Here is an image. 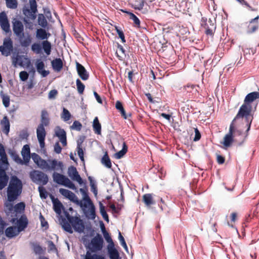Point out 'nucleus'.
Here are the masks:
<instances>
[{
	"label": "nucleus",
	"mask_w": 259,
	"mask_h": 259,
	"mask_svg": "<svg viewBox=\"0 0 259 259\" xmlns=\"http://www.w3.org/2000/svg\"><path fill=\"white\" fill-rule=\"evenodd\" d=\"M80 192L83 195V202H91V199L90 198L87 192L83 189L80 188Z\"/></svg>",
	"instance_id": "6e6d98bb"
},
{
	"label": "nucleus",
	"mask_w": 259,
	"mask_h": 259,
	"mask_svg": "<svg viewBox=\"0 0 259 259\" xmlns=\"http://www.w3.org/2000/svg\"><path fill=\"white\" fill-rule=\"evenodd\" d=\"M61 151H62V148L61 147L60 145H59V142L56 143L54 145V151L56 153L59 154L61 152Z\"/></svg>",
	"instance_id": "774afa93"
},
{
	"label": "nucleus",
	"mask_w": 259,
	"mask_h": 259,
	"mask_svg": "<svg viewBox=\"0 0 259 259\" xmlns=\"http://www.w3.org/2000/svg\"><path fill=\"white\" fill-rule=\"evenodd\" d=\"M38 24L42 27L45 28L47 26V21L43 14H41L38 15Z\"/></svg>",
	"instance_id": "37998d69"
},
{
	"label": "nucleus",
	"mask_w": 259,
	"mask_h": 259,
	"mask_svg": "<svg viewBox=\"0 0 259 259\" xmlns=\"http://www.w3.org/2000/svg\"><path fill=\"white\" fill-rule=\"evenodd\" d=\"M29 176L34 183L42 186L46 185L49 181L48 176L44 172L39 170L31 171L29 174Z\"/></svg>",
	"instance_id": "6e6552de"
},
{
	"label": "nucleus",
	"mask_w": 259,
	"mask_h": 259,
	"mask_svg": "<svg viewBox=\"0 0 259 259\" xmlns=\"http://www.w3.org/2000/svg\"><path fill=\"white\" fill-rule=\"evenodd\" d=\"M7 207H8V209L10 211H12L13 209H14L15 212L17 213H21L23 212L25 209V205L24 202H20L18 204H16L14 207L13 204L11 203L7 204Z\"/></svg>",
	"instance_id": "bb28decb"
},
{
	"label": "nucleus",
	"mask_w": 259,
	"mask_h": 259,
	"mask_svg": "<svg viewBox=\"0 0 259 259\" xmlns=\"http://www.w3.org/2000/svg\"><path fill=\"white\" fill-rule=\"evenodd\" d=\"M145 1L140 0L139 1H136L135 4L133 5V8L136 10H142L144 6Z\"/></svg>",
	"instance_id": "603ef678"
},
{
	"label": "nucleus",
	"mask_w": 259,
	"mask_h": 259,
	"mask_svg": "<svg viewBox=\"0 0 259 259\" xmlns=\"http://www.w3.org/2000/svg\"><path fill=\"white\" fill-rule=\"evenodd\" d=\"M53 208L54 211L56 213L60 214L61 213V209L62 204L58 199H54L53 200Z\"/></svg>",
	"instance_id": "4c0bfd02"
},
{
	"label": "nucleus",
	"mask_w": 259,
	"mask_h": 259,
	"mask_svg": "<svg viewBox=\"0 0 259 259\" xmlns=\"http://www.w3.org/2000/svg\"><path fill=\"white\" fill-rule=\"evenodd\" d=\"M58 94V92L56 90H52L50 91L49 95H48V98L49 99H55L56 95Z\"/></svg>",
	"instance_id": "338daca9"
},
{
	"label": "nucleus",
	"mask_w": 259,
	"mask_h": 259,
	"mask_svg": "<svg viewBox=\"0 0 259 259\" xmlns=\"http://www.w3.org/2000/svg\"><path fill=\"white\" fill-rule=\"evenodd\" d=\"M59 192L63 196L68 198L69 200L73 202L74 203H76L77 205H78V204H81V200H78L77 197L75 195V194L72 192L71 191L65 189L60 188L59 189Z\"/></svg>",
	"instance_id": "4468645a"
},
{
	"label": "nucleus",
	"mask_w": 259,
	"mask_h": 259,
	"mask_svg": "<svg viewBox=\"0 0 259 259\" xmlns=\"http://www.w3.org/2000/svg\"><path fill=\"white\" fill-rule=\"evenodd\" d=\"M0 25L1 28L6 33H9L11 31L8 16L4 11L0 13Z\"/></svg>",
	"instance_id": "2eb2a0df"
},
{
	"label": "nucleus",
	"mask_w": 259,
	"mask_h": 259,
	"mask_svg": "<svg viewBox=\"0 0 259 259\" xmlns=\"http://www.w3.org/2000/svg\"><path fill=\"white\" fill-rule=\"evenodd\" d=\"M101 163L104 166L108 168H110L112 166L111 160L106 152L101 159Z\"/></svg>",
	"instance_id": "e433bc0d"
},
{
	"label": "nucleus",
	"mask_w": 259,
	"mask_h": 259,
	"mask_svg": "<svg viewBox=\"0 0 259 259\" xmlns=\"http://www.w3.org/2000/svg\"><path fill=\"white\" fill-rule=\"evenodd\" d=\"M93 127L95 133L98 135L101 133V125L100 123L98 118L96 117L93 121Z\"/></svg>",
	"instance_id": "c9c22d12"
},
{
	"label": "nucleus",
	"mask_w": 259,
	"mask_h": 259,
	"mask_svg": "<svg viewBox=\"0 0 259 259\" xmlns=\"http://www.w3.org/2000/svg\"><path fill=\"white\" fill-rule=\"evenodd\" d=\"M76 83L78 93L79 94H82L85 89L84 85L81 82V81L79 79H76Z\"/></svg>",
	"instance_id": "de8ad7c7"
},
{
	"label": "nucleus",
	"mask_w": 259,
	"mask_h": 259,
	"mask_svg": "<svg viewBox=\"0 0 259 259\" xmlns=\"http://www.w3.org/2000/svg\"><path fill=\"white\" fill-rule=\"evenodd\" d=\"M51 34L47 32L46 30L42 28L37 29L36 32V37L38 39L44 40L48 39Z\"/></svg>",
	"instance_id": "cd10ccee"
},
{
	"label": "nucleus",
	"mask_w": 259,
	"mask_h": 259,
	"mask_svg": "<svg viewBox=\"0 0 259 259\" xmlns=\"http://www.w3.org/2000/svg\"><path fill=\"white\" fill-rule=\"evenodd\" d=\"M66 217L68 221L67 222L65 220H62V226L63 229L70 233H73V230L71 226L73 228L75 231L81 233H82L84 230V225L83 221L80 219L79 215L76 212V215L72 216L67 213L66 214Z\"/></svg>",
	"instance_id": "f257e3e1"
},
{
	"label": "nucleus",
	"mask_w": 259,
	"mask_h": 259,
	"mask_svg": "<svg viewBox=\"0 0 259 259\" xmlns=\"http://www.w3.org/2000/svg\"><path fill=\"white\" fill-rule=\"evenodd\" d=\"M22 190V183L16 176H12L7 188L8 201L10 202L16 200Z\"/></svg>",
	"instance_id": "f03ea898"
},
{
	"label": "nucleus",
	"mask_w": 259,
	"mask_h": 259,
	"mask_svg": "<svg viewBox=\"0 0 259 259\" xmlns=\"http://www.w3.org/2000/svg\"><path fill=\"white\" fill-rule=\"evenodd\" d=\"M45 165L42 167V170L46 171H59L62 172L63 170L64 165L62 161H58L55 159H48L46 160Z\"/></svg>",
	"instance_id": "1a4fd4ad"
},
{
	"label": "nucleus",
	"mask_w": 259,
	"mask_h": 259,
	"mask_svg": "<svg viewBox=\"0 0 259 259\" xmlns=\"http://www.w3.org/2000/svg\"><path fill=\"white\" fill-rule=\"evenodd\" d=\"M36 135L39 145L41 148L45 147V139L46 136V133L45 129V126L39 125L36 130Z\"/></svg>",
	"instance_id": "dca6fc26"
},
{
	"label": "nucleus",
	"mask_w": 259,
	"mask_h": 259,
	"mask_svg": "<svg viewBox=\"0 0 259 259\" xmlns=\"http://www.w3.org/2000/svg\"><path fill=\"white\" fill-rule=\"evenodd\" d=\"M1 96L2 99L3 105L5 107H8L10 106V97L8 95L4 94L2 92L1 93Z\"/></svg>",
	"instance_id": "a18cd8bd"
},
{
	"label": "nucleus",
	"mask_w": 259,
	"mask_h": 259,
	"mask_svg": "<svg viewBox=\"0 0 259 259\" xmlns=\"http://www.w3.org/2000/svg\"><path fill=\"white\" fill-rule=\"evenodd\" d=\"M0 156L1 158L0 159V172H1V171H5V169L8 165V162L4 146L1 143Z\"/></svg>",
	"instance_id": "f3484780"
},
{
	"label": "nucleus",
	"mask_w": 259,
	"mask_h": 259,
	"mask_svg": "<svg viewBox=\"0 0 259 259\" xmlns=\"http://www.w3.org/2000/svg\"><path fill=\"white\" fill-rule=\"evenodd\" d=\"M130 18L134 21L135 26L139 28L140 27L139 19L133 13H130Z\"/></svg>",
	"instance_id": "3c124183"
},
{
	"label": "nucleus",
	"mask_w": 259,
	"mask_h": 259,
	"mask_svg": "<svg viewBox=\"0 0 259 259\" xmlns=\"http://www.w3.org/2000/svg\"><path fill=\"white\" fill-rule=\"evenodd\" d=\"M252 121V120H251L249 122L246 115H242L238 117L237 114L230 124H233V136L235 137L236 136L242 134V131L239 128L238 125L240 122L245 123L246 126L247 127L246 131L248 132L250 130Z\"/></svg>",
	"instance_id": "20e7f679"
},
{
	"label": "nucleus",
	"mask_w": 259,
	"mask_h": 259,
	"mask_svg": "<svg viewBox=\"0 0 259 259\" xmlns=\"http://www.w3.org/2000/svg\"><path fill=\"white\" fill-rule=\"evenodd\" d=\"M143 200L146 206H150L155 204L152 194H146L143 196Z\"/></svg>",
	"instance_id": "f704fd0d"
},
{
	"label": "nucleus",
	"mask_w": 259,
	"mask_h": 259,
	"mask_svg": "<svg viewBox=\"0 0 259 259\" xmlns=\"http://www.w3.org/2000/svg\"><path fill=\"white\" fill-rule=\"evenodd\" d=\"M13 30L18 37L24 36V25L21 21L14 18L12 21Z\"/></svg>",
	"instance_id": "ddd939ff"
},
{
	"label": "nucleus",
	"mask_w": 259,
	"mask_h": 259,
	"mask_svg": "<svg viewBox=\"0 0 259 259\" xmlns=\"http://www.w3.org/2000/svg\"><path fill=\"white\" fill-rule=\"evenodd\" d=\"M104 240L100 234H97L91 241L90 249L93 252L101 251L103 247Z\"/></svg>",
	"instance_id": "9b49d317"
},
{
	"label": "nucleus",
	"mask_w": 259,
	"mask_h": 259,
	"mask_svg": "<svg viewBox=\"0 0 259 259\" xmlns=\"http://www.w3.org/2000/svg\"><path fill=\"white\" fill-rule=\"evenodd\" d=\"M100 211L103 218L107 222H109V218L108 214L107 213L105 207L101 203H100Z\"/></svg>",
	"instance_id": "8fccbe9b"
},
{
	"label": "nucleus",
	"mask_w": 259,
	"mask_h": 259,
	"mask_svg": "<svg viewBox=\"0 0 259 259\" xmlns=\"http://www.w3.org/2000/svg\"><path fill=\"white\" fill-rule=\"evenodd\" d=\"M42 49L47 55H50L52 50L51 42L46 40H43L41 44L35 42L31 46V50L36 54H40Z\"/></svg>",
	"instance_id": "0eeeda50"
},
{
	"label": "nucleus",
	"mask_w": 259,
	"mask_h": 259,
	"mask_svg": "<svg viewBox=\"0 0 259 259\" xmlns=\"http://www.w3.org/2000/svg\"><path fill=\"white\" fill-rule=\"evenodd\" d=\"M41 123L39 125L42 126H47L49 124L50 119L49 117V113L46 110H42L41 113Z\"/></svg>",
	"instance_id": "473e14b6"
},
{
	"label": "nucleus",
	"mask_w": 259,
	"mask_h": 259,
	"mask_svg": "<svg viewBox=\"0 0 259 259\" xmlns=\"http://www.w3.org/2000/svg\"><path fill=\"white\" fill-rule=\"evenodd\" d=\"M77 151L78 156L81 161H84L83 158V151L82 148L81 147L80 144H78L77 147Z\"/></svg>",
	"instance_id": "13d9d810"
},
{
	"label": "nucleus",
	"mask_w": 259,
	"mask_h": 259,
	"mask_svg": "<svg viewBox=\"0 0 259 259\" xmlns=\"http://www.w3.org/2000/svg\"><path fill=\"white\" fill-rule=\"evenodd\" d=\"M89 179L90 181L91 190L95 195H97L98 190L95 185L92 182V178L91 177H89Z\"/></svg>",
	"instance_id": "0e129e2a"
},
{
	"label": "nucleus",
	"mask_w": 259,
	"mask_h": 259,
	"mask_svg": "<svg viewBox=\"0 0 259 259\" xmlns=\"http://www.w3.org/2000/svg\"><path fill=\"white\" fill-rule=\"evenodd\" d=\"M1 123L3 127V132L5 134L8 135L10 131V122L8 118L5 116L2 120Z\"/></svg>",
	"instance_id": "72a5a7b5"
},
{
	"label": "nucleus",
	"mask_w": 259,
	"mask_h": 259,
	"mask_svg": "<svg viewBox=\"0 0 259 259\" xmlns=\"http://www.w3.org/2000/svg\"><path fill=\"white\" fill-rule=\"evenodd\" d=\"M9 181V177L6 174V171H1L0 172V190L3 189L7 185Z\"/></svg>",
	"instance_id": "c756f323"
},
{
	"label": "nucleus",
	"mask_w": 259,
	"mask_h": 259,
	"mask_svg": "<svg viewBox=\"0 0 259 259\" xmlns=\"http://www.w3.org/2000/svg\"><path fill=\"white\" fill-rule=\"evenodd\" d=\"M7 225L6 222L0 217V235L3 234L4 229Z\"/></svg>",
	"instance_id": "680f3d73"
},
{
	"label": "nucleus",
	"mask_w": 259,
	"mask_h": 259,
	"mask_svg": "<svg viewBox=\"0 0 259 259\" xmlns=\"http://www.w3.org/2000/svg\"><path fill=\"white\" fill-rule=\"evenodd\" d=\"M115 107L117 110H118L121 114V115L125 118H126V113L123 107V106L122 105V103L119 101H117L116 102L115 104Z\"/></svg>",
	"instance_id": "79ce46f5"
},
{
	"label": "nucleus",
	"mask_w": 259,
	"mask_h": 259,
	"mask_svg": "<svg viewBox=\"0 0 259 259\" xmlns=\"http://www.w3.org/2000/svg\"><path fill=\"white\" fill-rule=\"evenodd\" d=\"M28 224V221L26 217L24 215H22L17 220V228L18 229V230H19V231L20 232L23 231L27 227Z\"/></svg>",
	"instance_id": "b1692460"
},
{
	"label": "nucleus",
	"mask_w": 259,
	"mask_h": 259,
	"mask_svg": "<svg viewBox=\"0 0 259 259\" xmlns=\"http://www.w3.org/2000/svg\"><path fill=\"white\" fill-rule=\"evenodd\" d=\"M32 158L36 164L42 169V167L45 165L46 160L42 159L38 154L33 153L32 155Z\"/></svg>",
	"instance_id": "2f4dec72"
},
{
	"label": "nucleus",
	"mask_w": 259,
	"mask_h": 259,
	"mask_svg": "<svg viewBox=\"0 0 259 259\" xmlns=\"http://www.w3.org/2000/svg\"><path fill=\"white\" fill-rule=\"evenodd\" d=\"M84 259H105V257L102 255H98L97 254H91L89 251H87Z\"/></svg>",
	"instance_id": "09e8293b"
},
{
	"label": "nucleus",
	"mask_w": 259,
	"mask_h": 259,
	"mask_svg": "<svg viewBox=\"0 0 259 259\" xmlns=\"http://www.w3.org/2000/svg\"><path fill=\"white\" fill-rule=\"evenodd\" d=\"M71 115L69 111L65 108H63V112L61 115V117L64 121L69 120L71 118Z\"/></svg>",
	"instance_id": "a19ab883"
},
{
	"label": "nucleus",
	"mask_w": 259,
	"mask_h": 259,
	"mask_svg": "<svg viewBox=\"0 0 259 259\" xmlns=\"http://www.w3.org/2000/svg\"><path fill=\"white\" fill-rule=\"evenodd\" d=\"M108 252L110 259H120L119 253L114 247V244H109L107 246Z\"/></svg>",
	"instance_id": "a878e982"
},
{
	"label": "nucleus",
	"mask_w": 259,
	"mask_h": 259,
	"mask_svg": "<svg viewBox=\"0 0 259 259\" xmlns=\"http://www.w3.org/2000/svg\"><path fill=\"white\" fill-rule=\"evenodd\" d=\"M52 177L54 182L56 183L64 186L73 190H76V187L75 185L65 176L54 172L52 175Z\"/></svg>",
	"instance_id": "423d86ee"
},
{
	"label": "nucleus",
	"mask_w": 259,
	"mask_h": 259,
	"mask_svg": "<svg viewBox=\"0 0 259 259\" xmlns=\"http://www.w3.org/2000/svg\"><path fill=\"white\" fill-rule=\"evenodd\" d=\"M30 151L29 145H24L22 149L21 154L25 163H28L30 160Z\"/></svg>",
	"instance_id": "c85d7f7f"
},
{
	"label": "nucleus",
	"mask_w": 259,
	"mask_h": 259,
	"mask_svg": "<svg viewBox=\"0 0 259 259\" xmlns=\"http://www.w3.org/2000/svg\"><path fill=\"white\" fill-rule=\"evenodd\" d=\"M53 69L57 72H59L63 68V62L60 58H56L51 62Z\"/></svg>",
	"instance_id": "7c9ffc66"
},
{
	"label": "nucleus",
	"mask_w": 259,
	"mask_h": 259,
	"mask_svg": "<svg viewBox=\"0 0 259 259\" xmlns=\"http://www.w3.org/2000/svg\"><path fill=\"white\" fill-rule=\"evenodd\" d=\"M29 4L23 7V14L28 19L33 20L36 17L37 4L35 0H29Z\"/></svg>",
	"instance_id": "39448f33"
},
{
	"label": "nucleus",
	"mask_w": 259,
	"mask_h": 259,
	"mask_svg": "<svg viewBox=\"0 0 259 259\" xmlns=\"http://www.w3.org/2000/svg\"><path fill=\"white\" fill-rule=\"evenodd\" d=\"M115 30L118 34L119 38L121 39L122 42L123 43L125 42V39L123 31L121 29H119L117 26H115Z\"/></svg>",
	"instance_id": "052dcab7"
},
{
	"label": "nucleus",
	"mask_w": 259,
	"mask_h": 259,
	"mask_svg": "<svg viewBox=\"0 0 259 259\" xmlns=\"http://www.w3.org/2000/svg\"><path fill=\"white\" fill-rule=\"evenodd\" d=\"M82 127L81 123L77 120H75L73 122L72 125L71 126L70 128L72 130H74L77 131H80Z\"/></svg>",
	"instance_id": "5fc2aeb1"
},
{
	"label": "nucleus",
	"mask_w": 259,
	"mask_h": 259,
	"mask_svg": "<svg viewBox=\"0 0 259 259\" xmlns=\"http://www.w3.org/2000/svg\"><path fill=\"white\" fill-rule=\"evenodd\" d=\"M259 18V16H257L254 19H251L249 21V24L248 25L247 32L249 33H251L255 32L258 27V20Z\"/></svg>",
	"instance_id": "393cba45"
},
{
	"label": "nucleus",
	"mask_w": 259,
	"mask_h": 259,
	"mask_svg": "<svg viewBox=\"0 0 259 259\" xmlns=\"http://www.w3.org/2000/svg\"><path fill=\"white\" fill-rule=\"evenodd\" d=\"M55 136L57 137L63 146L67 145L66 134L65 131L60 126H57L55 128Z\"/></svg>",
	"instance_id": "aec40b11"
},
{
	"label": "nucleus",
	"mask_w": 259,
	"mask_h": 259,
	"mask_svg": "<svg viewBox=\"0 0 259 259\" xmlns=\"http://www.w3.org/2000/svg\"><path fill=\"white\" fill-rule=\"evenodd\" d=\"M35 66L37 72L40 74L42 77H45L49 74L50 71L44 69L45 63L41 59H38L36 60Z\"/></svg>",
	"instance_id": "6ab92c4d"
},
{
	"label": "nucleus",
	"mask_w": 259,
	"mask_h": 259,
	"mask_svg": "<svg viewBox=\"0 0 259 259\" xmlns=\"http://www.w3.org/2000/svg\"><path fill=\"white\" fill-rule=\"evenodd\" d=\"M38 189L40 198L41 199H46L48 197V194L45 188L42 186H39Z\"/></svg>",
	"instance_id": "864d4df0"
},
{
	"label": "nucleus",
	"mask_w": 259,
	"mask_h": 259,
	"mask_svg": "<svg viewBox=\"0 0 259 259\" xmlns=\"http://www.w3.org/2000/svg\"><path fill=\"white\" fill-rule=\"evenodd\" d=\"M259 99V92H253L246 95L244 101V104L240 107L238 112V116L240 115H246L250 122L253 119V116L251 114V106L250 105L256 99Z\"/></svg>",
	"instance_id": "7ed1b4c3"
},
{
	"label": "nucleus",
	"mask_w": 259,
	"mask_h": 259,
	"mask_svg": "<svg viewBox=\"0 0 259 259\" xmlns=\"http://www.w3.org/2000/svg\"><path fill=\"white\" fill-rule=\"evenodd\" d=\"M6 4L7 7L11 9H15L18 6L17 0H6Z\"/></svg>",
	"instance_id": "c03bdc74"
},
{
	"label": "nucleus",
	"mask_w": 259,
	"mask_h": 259,
	"mask_svg": "<svg viewBox=\"0 0 259 259\" xmlns=\"http://www.w3.org/2000/svg\"><path fill=\"white\" fill-rule=\"evenodd\" d=\"M68 175L73 181H76L79 184L81 185L83 183L82 180L75 167L71 166L68 168Z\"/></svg>",
	"instance_id": "a211bd4d"
},
{
	"label": "nucleus",
	"mask_w": 259,
	"mask_h": 259,
	"mask_svg": "<svg viewBox=\"0 0 259 259\" xmlns=\"http://www.w3.org/2000/svg\"><path fill=\"white\" fill-rule=\"evenodd\" d=\"M12 155L14 160L17 163L21 164H23L24 163V161L21 159V158L19 157V156L18 154L14 153Z\"/></svg>",
	"instance_id": "69168bd1"
},
{
	"label": "nucleus",
	"mask_w": 259,
	"mask_h": 259,
	"mask_svg": "<svg viewBox=\"0 0 259 259\" xmlns=\"http://www.w3.org/2000/svg\"><path fill=\"white\" fill-rule=\"evenodd\" d=\"M127 147L126 144L123 143L122 149L115 154V157L117 159H120L127 152Z\"/></svg>",
	"instance_id": "ea45409f"
},
{
	"label": "nucleus",
	"mask_w": 259,
	"mask_h": 259,
	"mask_svg": "<svg viewBox=\"0 0 259 259\" xmlns=\"http://www.w3.org/2000/svg\"><path fill=\"white\" fill-rule=\"evenodd\" d=\"M20 44L23 47H28L31 42V38L29 35H28L25 38H23V36L19 37Z\"/></svg>",
	"instance_id": "58836bf2"
},
{
	"label": "nucleus",
	"mask_w": 259,
	"mask_h": 259,
	"mask_svg": "<svg viewBox=\"0 0 259 259\" xmlns=\"http://www.w3.org/2000/svg\"><path fill=\"white\" fill-rule=\"evenodd\" d=\"M233 124L230 125L229 132L226 135L224 138V141L223 142V145L226 147H230L233 141V138H235L233 136Z\"/></svg>",
	"instance_id": "412c9836"
},
{
	"label": "nucleus",
	"mask_w": 259,
	"mask_h": 259,
	"mask_svg": "<svg viewBox=\"0 0 259 259\" xmlns=\"http://www.w3.org/2000/svg\"><path fill=\"white\" fill-rule=\"evenodd\" d=\"M19 233L20 232L16 226L8 227L5 231V235L9 239L16 237Z\"/></svg>",
	"instance_id": "5701e85b"
},
{
	"label": "nucleus",
	"mask_w": 259,
	"mask_h": 259,
	"mask_svg": "<svg viewBox=\"0 0 259 259\" xmlns=\"http://www.w3.org/2000/svg\"><path fill=\"white\" fill-rule=\"evenodd\" d=\"M28 73L25 71H21L19 73L20 78L23 81H26L28 79Z\"/></svg>",
	"instance_id": "bf43d9fd"
},
{
	"label": "nucleus",
	"mask_w": 259,
	"mask_h": 259,
	"mask_svg": "<svg viewBox=\"0 0 259 259\" xmlns=\"http://www.w3.org/2000/svg\"><path fill=\"white\" fill-rule=\"evenodd\" d=\"M76 69L79 77L83 80L88 79L89 75L85 68L78 62L76 63Z\"/></svg>",
	"instance_id": "4be33fe9"
},
{
	"label": "nucleus",
	"mask_w": 259,
	"mask_h": 259,
	"mask_svg": "<svg viewBox=\"0 0 259 259\" xmlns=\"http://www.w3.org/2000/svg\"><path fill=\"white\" fill-rule=\"evenodd\" d=\"M78 205L82 208L85 216L89 219L94 220L96 218L95 207L91 200V202H83L81 200V204Z\"/></svg>",
	"instance_id": "9d476101"
},
{
	"label": "nucleus",
	"mask_w": 259,
	"mask_h": 259,
	"mask_svg": "<svg viewBox=\"0 0 259 259\" xmlns=\"http://www.w3.org/2000/svg\"><path fill=\"white\" fill-rule=\"evenodd\" d=\"M118 239L120 242L121 245L123 246V247L125 249L126 251H128V248L126 242L124 240L123 237L122 236L120 232L119 231L118 233Z\"/></svg>",
	"instance_id": "4d7b16f0"
},
{
	"label": "nucleus",
	"mask_w": 259,
	"mask_h": 259,
	"mask_svg": "<svg viewBox=\"0 0 259 259\" xmlns=\"http://www.w3.org/2000/svg\"><path fill=\"white\" fill-rule=\"evenodd\" d=\"M103 233L104 234V236L106 239V240L109 243V244H114V243L111 239V238L109 236V234L105 230V228L103 224H102V226L101 227Z\"/></svg>",
	"instance_id": "49530a36"
},
{
	"label": "nucleus",
	"mask_w": 259,
	"mask_h": 259,
	"mask_svg": "<svg viewBox=\"0 0 259 259\" xmlns=\"http://www.w3.org/2000/svg\"><path fill=\"white\" fill-rule=\"evenodd\" d=\"M13 48L12 39L10 37H7L4 39L3 45L0 46V52L3 55L8 56L11 54Z\"/></svg>",
	"instance_id": "f8f14e48"
},
{
	"label": "nucleus",
	"mask_w": 259,
	"mask_h": 259,
	"mask_svg": "<svg viewBox=\"0 0 259 259\" xmlns=\"http://www.w3.org/2000/svg\"><path fill=\"white\" fill-rule=\"evenodd\" d=\"M39 219L41 222V225L42 227H45L46 229L48 228L49 225L47 221H45V218L42 216V215L40 213L39 215Z\"/></svg>",
	"instance_id": "e2e57ef3"
}]
</instances>
